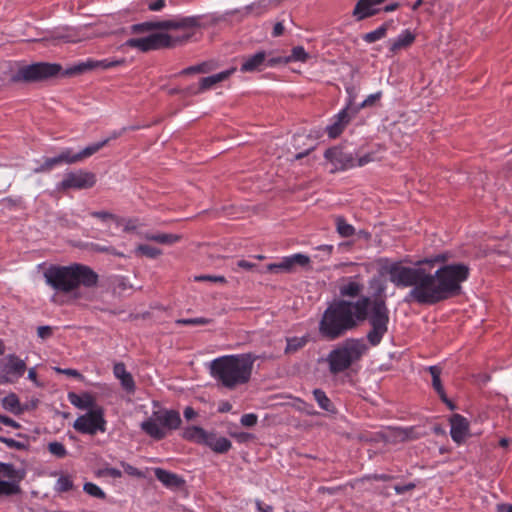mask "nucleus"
Returning a JSON list of instances; mask_svg holds the SVG:
<instances>
[{
  "label": "nucleus",
  "instance_id": "obj_3",
  "mask_svg": "<svg viewBox=\"0 0 512 512\" xmlns=\"http://www.w3.org/2000/svg\"><path fill=\"white\" fill-rule=\"evenodd\" d=\"M369 297H361L355 302L338 300L327 307L320 321V335L329 341L338 339L357 326L367 316Z\"/></svg>",
  "mask_w": 512,
  "mask_h": 512
},
{
  "label": "nucleus",
  "instance_id": "obj_8",
  "mask_svg": "<svg viewBox=\"0 0 512 512\" xmlns=\"http://www.w3.org/2000/svg\"><path fill=\"white\" fill-rule=\"evenodd\" d=\"M371 329L367 333V340L372 346H377L388 331L389 310L382 298L370 300L367 316Z\"/></svg>",
  "mask_w": 512,
  "mask_h": 512
},
{
  "label": "nucleus",
  "instance_id": "obj_17",
  "mask_svg": "<svg viewBox=\"0 0 512 512\" xmlns=\"http://www.w3.org/2000/svg\"><path fill=\"white\" fill-rule=\"evenodd\" d=\"M450 435L454 442L461 444L469 434V423L460 414H454L450 419Z\"/></svg>",
  "mask_w": 512,
  "mask_h": 512
},
{
  "label": "nucleus",
  "instance_id": "obj_27",
  "mask_svg": "<svg viewBox=\"0 0 512 512\" xmlns=\"http://www.w3.org/2000/svg\"><path fill=\"white\" fill-rule=\"evenodd\" d=\"M207 433L206 430L199 426H187L182 430L181 437L184 440L203 445Z\"/></svg>",
  "mask_w": 512,
  "mask_h": 512
},
{
  "label": "nucleus",
  "instance_id": "obj_47",
  "mask_svg": "<svg viewBox=\"0 0 512 512\" xmlns=\"http://www.w3.org/2000/svg\"><path fill=\"white\" fill-rule=\"evenodd\" d=\"M48 450L57 458H64L67 455V450L61 442H50L48 444Z\"/></svg>",
  "mask_w": 512,
  "mask_h": 512
},
{
  "label": "nucleus",
  "instance_id": "obj_25",
  "mask_svg": "<svg viewBox=\"0 0 512 512\" xmlns=\"http://www.w3.org/2000/svg\"><path fill=\"white\" fill-rule=\"evenodd\" d=\"M154 475L167 488H179L184 484V480L180 476L163 468H155Z\"/></svg>",
  "mask_w": 512,
  "mask_h": 512
},
{
  "label": "nucleus",
  "instance_id": "obj_11",
  "mask_svg": "<svg viewBox=\"0 0 512 512\" xmlns=\"http://www.w3.org/2000/svg\"><path fill=\"white\" fill-rule=\"evenodd\" d=\"M106 424L104 409L97 407L79 416L74 421L73 428L82 434L95 435L97 432L104 433Z\"/></svg>",
  "mask_w": 512,
  "mask_h": 512
},
{
  "label": "nucleus",
  "instance_id": "obj_42",
  "mask_svg": "<svg viewBox=\"0 0 512 512\" xmlns=\"http://www.w3.org/2000/svg\"><path fill=\"white\" fill-rule=\"evenodd\" d=\"M136 253L155 259L162 254V251L154 246L141 244L136 248Z\"/></svg>",
  "mask_w": 512,
  "mask_h": 512
},
{
  "label": "nucleus",
  "instance_id": "obj_36",
  "mask_svg": "<svg viewBox=\"0 0 512 512\" xmlns=\"http://www.w3.org/2000/svg\"><path fill=\"white\" fill-rule=\"evenodd\" d=\"M109 142V139H104L103 141L93 143L91 145H88L84 149H82L80 152H78V158L79 162L82 161L85 158H88L98 152L102 147H104Z\"/></svg>",
  "mask_w": 512,
  "mask_h": 512
},
{
  "label": "nucleus",
  "instance_id": "obj_43",
  "mask_svg": "<svg viewBox=\"0 0 512 512\" xmlns=\"http://www.w3.org/2000/svg\"><path fill=\"white\" fill-rule=\"evenodd\" d=\"M309 55L302 46H296L292 49L291 55L286 58V62L300 61L305 62Z\"/></svg>",
  "mask_w": 512,
  "mask_h": 512
},
{
  "label": "nucleus",
  "instance_id": "obj_38",
  "mask_svg": "<svg viewBox=\"0 0 512 512\" xmlns=\"http://www.w3.org/2000/svg\"><path fill=\"white\" fill-rule=\"evenodd\" d=\"M270 2L271 1L267 0H258L246 6V11L247 13L254 14L255 16H261L268 11Z\"/></svg>",
  "mask_w": 512,
  "mask_h": 512
},
{
  "label": "nucleus",
  "instance_id": "obj_6",
  "mask_svg": "<svg viewBox=\"0 0 512 512\" xmlns=\"http://www.w3.org/2000/svg\"><path fill=\"white\" fill-rule=\"evenodd\" d=\"M367 346L362 339L350 338L331 350L325 361L331 374H339L347 370L366 352Z\"/></svg>",
  "mask_w": 512,
  "mask_h": 512
},
{
  "label": "nucleus",
  "instance_id": "obj_44",
  "mask_svg": "<svg viewBox=\"0 0 512 512\" xmlns=\"http://www.w3.org/2000/svg\"><path fill=\"white\" fill-rule=\"evenodd\" d=\"M83 490L90 496L98 499H104L106 497L105 492L98 485L92 482H86L83 486Z\"/></svg>",
  "mask_w": 512,
  "mask_h": 512
},
{
  "label": "nucleus",
  "instance_id": "obj_34",
  "mask_svg": "<svg viewBox=\"0 0 512 512\" xmlns=\"http://www.w3.org/2000/svg\"><path fill=\"white\" fill-rule=\"evenodd\" d=\"M313 396L321 409L327 412H334V406L323 390L314 389Z\"/></svg>",
  "mask_w": 512,
  "mask_h": 512
},
{
  "label": "nucleus",
  "instance_id": "obj_4",
  "mask_svg": "<svg viewBox=\"0 0 512 512\" xmlns=\"http://www.w3.org/2000/svg\"><path fill=\"white\" fill-rule=\"evenodd\" d=\"M254 359L250 354L218 357L210 362L211 376L227 389H234L249 382Z\"/></svg>",
  "mask_w": 512,
  "mask_h": 512
},
{
  "label": "nucleus",
  "instance_id": "obj_48",
  "mask_svg": "<svg viewBox=\"0 0 512 512\" xmlns=\"http://www.w3.org/2000/svg\"><path fill=\"white\" fill-rule=\"evenodd\" d=\"M59 155L61 163L73 164L79 162L78 154L73 153L72 149H64Z\"/></svg>",
  "mask_w": 512,
  "mask_h": 512
},
{
  "label": "nucleus",
  "instance_id": "obj_56",
  "mask_svg": "<svg viewBox=\"0 0 512 512\" xmlns=\"http://www.w3.org/2000/svg\"><path fill=\"white\" fill-rule=\"evenodd\" d=\"M165 6V0H153L148 3V9L150 11H161Z\"/></svg>",
  "mask_w": 512,
  "mask_h": 512
},
{
  "label": "nucleus",
  "instance_id": "obj_16",
  "mask_svg": "<svg viewBox=\"0 0 512 512\" xmlns=\"http://www.w3.org/2000/svg\"><path fill=\"white\" fill-rule=\"evenodd\" d=\"M324 156L332 165V171H344L356 167V158L352 153H347L340 148H330Z\"/></svg>",
  "mask_w": 512,
  "mask_h": 512
},
{
  "label": "nucleus",
  "instance_id": "obj_60",
  "mask_svg": "<svg viewBox=\"0 0 512 512\" xmlns=\"http://www.w3.org/2000/svg\"><path fill=\"white\" fill-rule=\"evenodd\" d=\"M415 488L414 483H408L406 485H396L394 487V490L397 494H403L407 491L413 490Z\"/></svg>",
  "mask_w": 512,
  "mask_h": 512
},
{
  "label": "nucleus",
  "instance_id": "obj_10",
  "mask_svg": "<svg viewBox=\"0 0 512 512\" xmlns=\"http://www.w3.org/2000/svg\"><path fill=\"white\" fill-rule=\"evenodd\" d=\"M61 70L58 64L45 62L26 65L18 69L13 75V81L35 82L56 76Z\"/></svg>",
  "mask_w": 512,
  "mask_h": 512
},
{
  "label": "nucleus",
  "instance_id": "obj_13",
  "mask_svg": "<svg viewBox=\"0 0 512 512\" xmlns=\"http://www.w3.org/2000/svg\"><path fill=\"white\" fill-rule=\"evenodd\" d=\"M309 263V256L302 253H296L283 257L278 263H271L266 265L262 268V270H259V273H292L295 271L297 266L306 267L309 265Z\"/></svg>",
  "mask_w": 512,
  "mask_h": 512
},
{
  "label": "nucleus",
  "instance_id": "obj_55",
  "mask_svg": "<svg viewBox=\"0 0 512 512\" xmlns=\"http://www.w3.org/2000/svg\"><path fill=\"white\" fill-rule=\"evenodd\" d=\"M376 158H375V155L374 153H367L363 156H360L358 158H356V166H364L372 161H374Z\"/></svg>",
  "mask_w": 512,
  "mask_h": 512
},
{
  "label": "nucleus",
  "instance_id": "obj_61",
  "mask_svg": "<svg viewBox=\"0 0 512 512\" xmlns=\"http://www.w3.org/2000/svg\"><path fill=\"white\" fill-rule=\"evenodd\" d=\"M103 472L105 475H108L112 478H120L122 476V472L119 469L113 467L106 468Z\"/></svg>",
  "mask_w": 512,
  "mask_h": 512
},
{
  "label": "nucleus",
  "instance_id": "obj_57",
  "mask_svg": "<svg viewBox=\"0 0 512 512\" xmlns=\"http://www.w3.org/2000/svg\"><path fill=\"white\" fill-rule=\"evenodd\" d=\"M37 335L42 339H47L52 335V328L50 326H39Z\"/></svg>",
  "mask_w": 512,
  "mask_h": 512
},
{
  "label": "nucleus",
  "instance_id": "obj_33",
  "mask_svg": "<svg viewBox=\"0 0 512 512\" xmlns=\"http://www.w3.org/2000/svg\"><path fill=\"white\" fill-rule=\"evenodd\" d=\"M286 341H287V345L285 348V353L291 354V353H295L298 350H300L301 348H303L308 343L309 336L304 335L301 337H290V338H287Z\"/></svg>",
  "mask_w": 512,
  "mask_h": 512
},
{
  "label": "nucleus",
  "instance_id": "obj_58",
  "mask_svg": "<svg viewBox=\"0 0 512 512\" xmlns=\"http://www.w3.org/2000/svg\"><path fill=\"white\" fill-rule=\"evenodd\" d=\"M413 428H406V429H400L398 431V437L401 439V440H408V439H412L414 438V436L412 435L413 434Z\"/></svg>",
  "mask_w": 512,
  "mask_h": 512
},
{
  "label": "nucleus",
  "instance_id": "obj_35",
  "mask_svg": "<svg viewBox=\"0 0 512 512\" xmlns=\"http://www.w3.org/2000/svg\"><path fill=\"white\" fill-rule=\"evenodd\" d=\"M388 24L384 23L377 29L370 31L363 36V40L367 43H374L386 36Z\"/></svg>",
  "mask_w": 512,
  "mask_h": 512
},
{
  "label": "nucleus",
  "instance_id": "obj_7",
  "mask_svg": "<svg viewBox=\"0 0 512 512\" xmlns=\"http://www.w3.org/2000/svg\"><path fill=\"white\" fill-rule=\"evenodd\" d=\"M180 413L173 409L153 412L151 417L140 424L141 430L154 440L164 439L170 431L180 428Z\"/></svg>",
  "mask_w": 512,
  "mask_h": 512
},
{
  "label": "nucleus",
  "instance_id": "obj_12",
  "mask_svg": "<svg viewBox=\"0 0 512 512\" xmlns=\"http://www.w3.org/2000/svg\"><path fill=\"white\" fill-rule=\"evenodd\" d=\"M25 474L14 465L0 462V496H12L21 492L20 482Z\"/></svg>",
  "mask_w": 512,
  "mask_h": 512
},
{
  "label": "nucleus",
  "instance_id": "obj_19",
  "mask_svg": "<svg viewBox=\"0 0 512 512\" xmlns=\"http://www.w3.org/2000/svg\"><path fill=\"white\" fill-rule=\"evenodd\" d=\"M125 62L124 59L121 60H112V59H102V60H95V59H87L85 61H82L74 66L73 71L82 73L87 70H94V69H101V70H107L113 67H117L119 65H122Z\"/></svg>",
  "mask_w": 512,
  "mask_h": 512
},
{
  "label": "nucleus",
  "instance_id": "obj_29",
  "mask_svg": "<svg viewBox=\"0 0 512 512\" xmlns=\"http://www.w3.org/2000/svg\"><path fill=\"white\" fill-rule=\"evenodd\" d=\"M415 40V35L409 31H402L395 39L390 41V51L395 53L396 51L410 46Z\"/></svg>",
  "mask_w": 512,
  "mask_h": 512
},
{
  "label": "nucleus",
  "instance_id": "obj_59",
  "mask_svg": "<svg viewBox=\"0 0 512 512\" xmlns=\"http://www.w3.org/2000/svg\"><path fill=\"white\" fill-rule=\"evenodd\" d=\"M0 423H2L5 426L12 427L14 429L20 427V425L16 421L4 415H0Z\"/></svg>",
  "mask_w": 512,
  "mask_h": 512
},
{
  "label": "nucleus",
  "instance_id": "obj_31",
  "mask_svg": "<svg viewBox=\"0 0 512 512\" xmlns=\"http://www.w3.org/2000/svg\"><path fill=\"white\" fill-rule=\"evenodd\" d=\"M145 238L149 241H154L159 244L172 245L180 240V236L169 233H151L146 234Z\"/></svg>",
  "mask_w": 512,
  "mask_h": 512
},
{
  "label": "nucleus",
  "instance_id": "obj_18",
  "mask_svg": "<svg viewBox=\"0 0 512 512\" xmlns=\"http://www.w3.org/2000/svg\"><path fill=\"white\" fill-rule=\"evenodd\" d=\"M338 289L340 296L355 298L362 293L364 284L358 275L352 277H344L340 280Z\"/></svg>",
  "mask_w": 512,
  "mask_h": 512
},
{
  "label": "nucleus",
  "instance_id": "obj_5",
  "mask_svg": "<svg viewBox=\"0 0 512 512\" xmlns=\"http://www.w3.org/2000/svg\"><path fill=\"white\" fill-rule=\"evenodd\" d=\"M45 282L54 290L70 293L80 285L90 288L96 286L98 275L83 264L69 266H50L44 272Z\"/></svg>",
  "mask_w": 512,
  "mask_h": 512
},
{
  "label": "nucleus",
  "instance_id": "obj_37",
  "mask_svg": "<svg viewBox=\"0 0 512 512\" xmlns=\"http://www.w3.org/2000/svg\"><path fill=\"white\" fill-rule=\"evenodd\" d=\"M336 228L341 237L347 238L355 234V228L341 216L336 218Z\"/></svg>",
  "mask_w": 512,
  "mask_h": 512
},
{
  "label": "nucleus",
  "instance_id": "obj_21",
  "mask_svg": "<svg viewBox=\"0 0 512 512\" xmlns=\"http://www.w3.org/2000/svg\"><path fill=\"white\" fill-rule=\"evenodd\" d=\"M428 371L432 377V387L439 395L441 401L447 405V407L453 411L456 409L454 403L447 397L444 387L441 382L442 369L440 366L433 365L428 367Z\"/></svg>",
  "mask_w": 512,
  "mask_h": 512
},
{
  "label": "nucleus",
  "instance_id": "obj_1",
  "mask_svg": "<svg viewBox=\"0 0 512 512\" xmlns=\"http://www.w3.org/2000/svg\"><path fill=\"white\" fill-rule=\"evenodd\" d=\"M200 26L199 16H175L161 21H146L133 24L130 31L133 34H146L140 38H130L125 46L141 52L172 48L182 45L194 35V29Z\"/></svg>",
  "mask_w": 512,
  "mask_h": 512
},
{
  "label": "nucleus",
  "instance_id": "obj_52",
  "mask_svg": "<svg viewBox=\"0 0 512 512\" xmlns=\"http://www.w3.org/2000/svg\"><path fill=\"white\" fill-rule=\"evenodd\" d=\"M121 466L124 469L125 473H127L128 475L138 477V478L143 477V473L140 470H138L136 467L130 465L129 463L121 462Z\"/></svg>",
  "mask_w": 512,
  "mask_h": 512
},
{
  "label": "nucleus",
  "instance_id": "obj_14",
  "mask_svg": "<svg viewBox=\"0 0 512 512\" xmlns=\"http://www.w3.org/2000/svg\"><path fill=\"white\" fill-rule=\"evenodd\" d=\"M96 176L92 172L79 170L77 172H70L64 175V178L56 186L58 191H65L68 189H88L95 185Z\"/></svg>",
  "mask_w": 512,
  "mask_h": 512
},
{
  "label": "nucleus",
  "instance_id": "obj_49",
  "mask_svg": "<svg viewBox=\"0 0 512 512\" xmlns=\"http://www.w3.org/2000/svg\"><path fill=\"white\" fill-rule=\"evenodd\" d=\"M257 421H258V417L254 413L244 414L240 419V423L246 427L255 426L257 424Z\"/></svg>",
  "mask_w": 512,
  "mask_h": 512
},
{
  "label": "nucleus",
  "instance_id": "obj_20",
  "mask_svg": "<svg viewBox=\"0 0 512 512\" xmlns=\"http://www.w3.org/2000/svg\"><path fill=\"white\" fill-rule=\"evenodd\" d=\"M386 0H358L353 10V16L357 20H363L379 12L378 5Z\"/></svg>",
  "mask_w": 512,
  "mask_h": 512
},
{
  "label": "nucleus",
  "instance_id": "obj_53",
  "mask_svg": "<svg viewBox=\"0 0 512 512\" xmlns=\"http://www.w3.org/2000/svg\"><path fill=\"white\" fill-rule=\"evenodd\" d=\"M209 321L205 318L198 317V318H189V319H181L178 320L177 323L183 324V325H205Z\"/></svg>",
  "mask_w": 512,
  "mask_h": 512
},
{
  "label": "nucleus",
  "instance_id": "obj_32",
  "mask_svg": "<svg viewBox=\"0 0 512 512\" xmlns=\"http://www.w3.org/2000/svg\"><path fill=\"white\" fill-rule=\"evenodd\" d=\"M2 406L5 410L15 415H19L23 412L19 399L14 393L9 394L2 399Z\"/></svg>",
  "mask_w": 512,
  "mask_h": 512
},
{
  "label": "nucleus",
  "instance_id": "obj_51",
  "mask_svg": "<svg viewBox=\"0 0 512 512\" xmlns=\"http://www.w3.org/2000/svg\"><path fill=\"white\" fill-rule=\"evenodd\" d=\"M194 280L197 282H201V281H211V282H218V283L226 282V279L224 276H216V275H199V276H195Z\"/></svg>",
  "mask_w": 512,
  "mask_h": 512
},
{
  "label": "nucleus",
  "instance_id": "obj_54",
  "mask_svg": "<svg viewBox=\"0 0 512 512\" xmlns=\"http://www.w3.org/2000/svg\"><path fill=\"white\" fill-rule=\"evenodd\" d=\"M91 248L96 251V252H105V253H109V254H112V255H121L120 253H117L115 251V249L111 246H102V245H99V244H91Z\"/></svg>",
  "mask_w": 512,
  "mask_h": 512
},
{
  "label": "nucleus",
  "instance_id": "obj_24",
  "mask_svg": "<svg viewBox=\"0 0 512 512\" xmlns=\"http://www.w3.org/2000/svg\"><path fill=\"white\" fill-rule=\"evenodd\" d=\"M68 400L73 406L82 410L90 411L99 407L95 402V398L89 393L77 394L75 392H69Z\"/></svg>",
  "mask_w": 512,
  "mask_h": 512
},
{
  "label": "nucleus",
  "instance_id": "obj_41",
  "mask_svg": "<svg viewBox=\"0 0 512 512\" xmlns=\"http://www.w3.org/2000/svg\"><path fill=\"white\" fill-rule=\"evenodd\" d=\"M74 487L73 481L70 476L62 475L55 483V490L59 493L68 492Z\"/></svg>",
  "mask_w": 512,
  "mask_h": 512
},
{
  "label": "nucleus",
  "instance_id": "obj_15",
  "mask_svg": "<svg viewBox=\"0 0 512 512\" xmlns=\"http://www.w3.org/2000/svg\"><path fill=\"white\" fill-rule=\"evenodd\" d=\"M357 113L358 108H353V100L350 98L345 108L336 114L332 123L326 127L328 136L330 138L338 137Z\"/></svg>",
  "mask_w": 512,
  "mask_h": 512
},
{
  "label": "nucleus",
  "instance_id": "obj_45",
  "mask_svg": "<svg viewBox=\"0 0 512 512\" xmlns=\"http://www.w3.org/2000/svg\"><path fill=\"white\" fill-rule=\"evenodd\" d=\"M210 70H211V65L207 62H203V63L193 65V66L183 69L180 72V75H188V74H195V73H207Z\"/></svg>",
  "mask_w": 512,
  "mask_h": 512
},
{
  "label": "nucleus",
  "instance_id": "obj_62",
  "mask_svg": "<svg viewBox=\"0 0 512 512\" xmlns=\"http://www.w3.org/2000/svg\"><path fill=\"white\" fill-rule=\"evenodd\" d=\"M256 507L259 512H273V507L268 504H264L260 500H256Z\"/></svg>",
  "mask_w": 512,
  "mask_h": 512
},
{
  "label": "nucleus",
  "instance_id": "obj_64",
  "mask_svg": "<svg viewBox=\"0 0 512 512\" xmlns=\"http://www.w3.org/2000/svg\"><path fill=\"white\" fill-rule=\"evenodd\" d=\"M235 438L239 442H247L253 438V435L250 433L241 432V433L235 434Z\"/></svg>",
  "mask_w": 512,
  "mask_h": 512
},
{
  "label": "nucleus",
  "instance_id": "obj_26",
  "mask_svg": "<svg viewBox=\"0 0 512 512\" xmlns=\"http://www.w3.org/2000/svg\"><path fill=\"white\" fill-rule=\"evenodd\" d=\"M236 71L235 67L219 72L217 74L204 77L200 80L198 92L213 88L216 84L225 81Z\"/></svg>",
  "mask_w": 512,
  "mask_h": 512
},
{
  "label": "nucleus",
  "instance_id": "obj_50",
  "mask_svg": "<svg viewBox=\"0 0 512 512\" xmlns=\"http://www.w3.org/2000/svg\"><path fill=\"white\" fill-rule=\"evenodd\" d=\"M90 215L94 218H98L101 221L116 220L117 216L108 211H93Z\"/></svg>",
  "mask_w": 512,
  "mask_h": 512
},
{
  "label": "nucleus",
  "instance_id": "obj_9",
  "mask_svg": "<svg viewBox=\"0 0 512 512\" xmlns=\"http://www.w3.org/2000/svg\"><path fill=\"white\" fill-rule=\"evenodd\" d=\"M469 274L470 268L464 263L444 264L436 270L444 300L460 291Z\"/></svg>",
  "mask_w": 512,
  "mask_h": 512
},
{
  "label": "nucleus",
  "instance_id": "obj_23",
  "mask_svg": "<svg viewBox=\"0 0 512 512\" xmlns=\"http://www.w3.org/2000/svg\"><path fill=\"white\" fill-rule=\"evenodd\" d=\"M203 445L208 446L215 453H226L231 447V441L226 437H219L214 432H208Z\"/></svg>",
  "mask_w": 512,
  "mask_h": 512
},
{
  "label": "nucleus",
  "instance_id": "obj_28",
  "mask_svg": "<svg viewBox=\"0 0 512 512\" xmlns=\"http://www.w3.org/2000/svg\"><path fill=\"white\" fill-rule=\"evenodd\" d=\"M266 60V53L264 51H259L254 55L246 58L241 65L242 72H254L261 69Z\"/></svg>",
  "mask_w": 512,
  "mask_h": 512
},
{
  "label": "nucleus",
  "instance_id": "obj_63",
  "mask_svg": "<svg viewBox=\"0 0 512 512\" xmlns=\"http://www.w3.org/2000/svg\"><path fill=\"white\" fill-rule=\"evenodd\" d=\"M183 414L186 420H192L197 416V412L190 406L184 409Z\"/></svg>",
  "mask_w": 512,
  "mask_h": 512
},
{
  "label": "nucleus",
  "instance_id": "obj_40",
  "mask_svg": "<svg viewBox=\"0 0 512 512\" xmlns=\"http://www.w3.org/2000/svg\"><path fill=\"white\" fill-rule=\"evenodd\" d=\"M241 269L248 271V272H255V273H259V270H262V268L259 265H257L256 263L248 261V260H244V259L238 260L235 263V266L232 268V270L234 272H238Z\"/></svg>",
  "mask_w": 512,
  "mask_h": 512
},
{
  "label": "nucleus",
  "instance_id": "obj_22",
  "mask_svg": "<svg viewBox=\"0 0 512 512\" xmlns=\"http://www.w3.org/2000/svg\"><path fill=\"white\" fill-rule=\"evenodd\" d=\"M114 376L120 381L122 388L129 394L136 390L135 381L130 372L126 370L124 363H116L113 367Z\"/></svg>",
  "mask_w": 512,
  "mask_h": 512
},
{
  "label": "nucleus",
  "instance_id": "obj_39",
  "mask_svg": "<svg viewBox=\"0 0 512 512\" xmlns=\"http://www.w3.org/2000/svg\"><path fill=\"white\" fill-rule=\"evenodd\" d=\"M60 164H62V163L59 158V155H57V156H54L51 158H46L44 160V162L40 166L36 167L33 171H34V173L48 172Z\"/></svg>",
  "mask_w": 512,
  "mask_h": 512
},
{
  "label": "nucleus",
  "instance_id": "obj_2",
  "mask_svg": "<svg viewBox=\"0 0 512 512\" xmlns=\"http://www.w3.org/2000/svg\"><path fill=\"white\" fill-rule=\"evenodd\" d=\"M446 253L418 261L415 267L403 266L399 263L391 264L387 272L390 281L397 287H412L405 301H415L418 304H435L442 300L443 294L439 285L436 271H427L422 265L434 266L436 263H446Z\"/></svg>",
  "mask_w": 512,
  "mask_h": 512
},
{
  "label": "nucleus",
  "instance_id": "obj_30",
  "mask_svg": "<svg viewBox=\"0 0 512 512\" xmlns=\"http://www.w3.org/2000/svg\"><path fill=\"white\" fill-rule=\"evenodd\" d=\"M26 364L23 360L19 359L14 355L8 357V364L6 365L5 371L8 374L15 376H22L25 372Z\"/></svg>",
  "mask_w": 512,
  "mask_h": 512
},
{
  "label": "nucleus",
  "instance_id": "obj_46",
  "mask_svg": "<svg viewBox=\"0 0 512 512\" xmlns=\"http://www.w3.org/2000/svg\"><path fill=\"white\" fill-rule=\"evenodd\" d=\"M347 92L349 93V99L351 98L353 100V108H358V111L361 108L372 105L376 100H379L381 97V92H376V93L370 94L362 103L355 104L354 96L351 95L350 89H347Z\"/></svg>",
  "mask_w": 512,
  "mask_h": 512
}]
</instances>
